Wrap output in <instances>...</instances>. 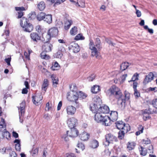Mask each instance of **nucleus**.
Returning <instances> with one entry per match:
<instances>
[{"instance_id": "c85d7f7f", "label": "nucleus", "mask_w": 157, "mask_h": 157, "mask_svg": "<svg viewBox=\"0 0 157 157\" xmlns=\"http://www.w3.org/2000/svg\"><path fill=\"white\" fill-rule=\"evenodd\" d=\"M45 16V13L42 12H40L38 14L37 16V19L39 21H41L42 20H44Z\"/></svg>"}, {"instance_id": "20e7f679", "label": "nucleus", "mask_w": 157, "mask_h": 157, "mask_svg": "<svg viewBox=\"0 0 157 157\" xmlns=\"http://www.w3.org/2000/svg\"><path fill=\"white\" fill-rule=\"evenodd\" d=\"M28 20L25 17H22L20 20V24L23 30L26 32L30 33L33 29V25L31 23H28Z\"/></svg>"}, {"instance_id": "de8ad7c7", "label": "nucleus", "mask_w": 157, "mask_h": 157, "mask_svg": "<svg viewBox=\"0 0 157 157\" xmlns=\"http://www.w3.org/2000/svg\"><path fill=\"white\" fill-rule=\"evenodd\" d=\"M124 96H123L124 97L123 98L125 100H128L129 99V94L128 93V92L126 91H125L124 92Z\"/></svg>"}, {"instance_id": "1a4fd4ad", "label": "nucleus", "mask_w": 157, "mask_h": 157, "mask_svg": "<svg viewBox=\"0 0 157 157\" xmlns=\"http://www.w3.org/2000/svg\"><path fill=\"white\" fill-rule=\"evenodd\" d=\"M58 30L56 27H53L50 29L48 31V34L49 38L55 36L58 34Z\"/></svg>"}, {"instance_id": "09e8293b", "label": "nucleus", "mask_w": 157, "mask_h": 157, "mask_svg": "<svg viewBox=\"0 0 157 157\" xmlns=\"http://www.w3.org/2000/svg\"><path fill=\"white\" fill-rule=\"evenodd\" d=\"M143 142L144 144H148L150 143L151 141L150 140L147 138L144 139L143 140Z\"/></svg>"}, {"instance_id": "e433bc0d", "label": "nucleus", "mask_w": 157, "mask_h": 157, "mask_svg": "<svg viewBox=\"0 0 157 157\" xmlns=\"http://www.w3.org/2000/svg\"><path fill=\"white\" fill-rule=\"evenodd\" d=\"M0 128L1 129L3 128L4 130H6V125L5 123V121L3 118L1 119L0 122Z\"/></svg>"}, {"instance_id": "338daca9", "label": "nucleus", "mask_w": 157, "mask_h": 157, "mask_svg": "<svg viewBox=\"0 0 157 157\" xmlns=\"http://www.w3.org/2000/svg\"><path fill=\"white\" fill-rule=\"evenodd\" d=\"M143 127L142 125H140L139 127L138 128V131H141V132H143Z\"/></svg>"}, {"instance_id": "b1692460", "label": "nucleus", "mask_w": 157, "mask_h": 157, "mask_svg": "<svg viewBox=\"0 0 157 157\" xmlns=\"http://www.w3.org/2000/svg\"><path fill=\"white\" fill-rule=\"evenodd\" d=\"M89 135L86 132H83L80 135L81 140L83 141L87 140L89 138Z\"/></svg>"}, {"instance_id": "a211bd4d", "label": "nucleus", "mask_w": 157, "mask_h": 157, "mask_svg": "<svg viewBox=\"0 0 157 157\" xmlns=\"http://www.w3.org/2000/svg\"><path fill=\"white\" fill-rule=\"evenodd\" d=\"M31 39L34 41L37 42L40 40V36L37 33L33 32L30 34Z\"/></svg>"}, {"instance_id": "37998d69", "label": "nucleus", "mask_w": 157, "mask_h": 157, "mask_svg": "<svg viewBox=\"0 0 157 157\" xmlns=\"http://www.w3.org/2000/svg\"><path fill=\"white\" fill-rule=\"evenodd\" d=\"M151 104L153 107L157 109V98L153 99L151 102Z\"/></svg>"}, {"instance_id": "c03bdc74", "label": "nucleus", "mask_w": 157, "mask_h": 157, "mask_svg": "<svg viewBox=\"0 0 157 157\" xmlns=\"http://www.w3.org/2000/svg\"><path fill=\"white\" fill-rule=\"evenodd\" d=\"M78 96L80 98H86L87 95L85 93L80 91L79 94H78Z\"/></svg>"}, {"instance_id": "0eeeda50", "label": "nucleus", "mask_w": 157, "mask_h": 157, "mask_svg": "<svg viewBox=\"0 0 157 157\" xmlns=\"http://www.w3.org/2000/svg\"><path fill=\"white\" fill-rule=\"evenodd\" d=\"M73 87H74V90H75V91H72L74 93L71 94L70 92H68L67 94V98L70 101H76L78 98V94L76 92L77 87L75 85H74Z\"/></svg>"}, {"instance_id": "a18cd8bd", "label": "nucleus", "mask_w": 157, "mask_h": 157, "mask_svg": "<svg viewBox=\"0 0 157 157\" xmlns=\"http://www.w3.org/2000/svg\"><path fill=\"white\" fill-rule=\"evenodd\" d=\"M52 104H49V102L47 103L46 104V106L45 110L46 111H48L49 110L52 109Z\"/></svg>"}, {"instance_id": "69168bd1", "label": "nucleus", "mask_w": 157, "mask_h": 157, "mask_svg": "<svg viewBox=\"0 0 157 157\" xmlns=\"http://www.w3.org/2000/svg\"><path fill=\"white\" fill-rule=\"evenodd\" d=\"M13 136L15 138H17L18 136V133L14 131H13Z\"/></svg>"}, {"instance_id": "4d7b16f0", "label": "nucleus", "mask_w": 157, "mask_h": 157, "mask_svg": "<svg viewBox=\"0 0 157 157\" xmlns=\"http://www.w3.org/2000/svg\"><path fill=\"white\" fill-rule=\"evenodd\" d=\"M15 148L17 151H20L21 148L20 144H15Z\"/></svg>"}, {"instance_id": "58836bf2", "label": "nucleus", "mask_w": 157, "mask_h": 157, "mask_svg": "<svg viewBox=\"0 0 157 157\" xmlns=\"http://www.w3.org/2000/svg\"><path fill=\"white\" fill-rule=\"evenodd\" d=\"M139 76V74L137 73H135L134 74L133 76H132V80L130 81H129V82L131 81H135L136 80H138V77Z\"/></svg>"}, {"instance_id": "a19ab883", "label": "nucleus", "mask_w": 157, "mask_h": 157, "mask_svg": "<svg viewBox=\"0 0 157 157\" xmlns=\"http://www.w3.org/2000/svg\"><path fill=\"white\" fill-rule=\"evenodd\" d=\"M59 68V65L57 62H55L54 64L52 67V69L54 71L58 70Z\"/></svg>"}, {"instance_id": "4c0bfd02", "label": "nucleus", "mask_w": 157, "mask_h": 157, "mask_svg": "<svg viewBox=\"0 0 157 157\" xmlns=\"http://www.w3.org/2000/svg\"><path fill=\"white\" fill-rule=\"evenodd\" d=\"M44 51L43 52L40 54L41 57L43 59H50V57L49 56L46 54L45 53Z\"/></svg>"}, {"instance_id": "0e129e2a", "label": "nucleus", "mask_w": 157, "mask_h": 157, "mask_svg": "<svg viewBox=\"0 0 157 157\" xmlns=\"http://www.w3.org/2000/svg\"><path fill=\"white\" fill-rule=\"evenodd\" d=\"M137 85V83L136 82H134L133 83V87L134 90H136Z\"/></svg>"}, {"instance_id": "13d9d810", "label": "nucleus", "mask_w": 157, "mask_h": 157, "mask_svg": "<svg viewBox=\"0 0 157 157\" xmlns=\"http://www.w3.org/2000/svg\"><path fill=\"white\" fill-rule=\"evenodd\" d=\"M157 88L156 87H155L153 88H152L151 87H149L148 89V90L149 91H153L154 92H156L157 91Z\"/></svg>"}, {"instance_id": "6e6552de", "label": "nucleus", "mask_w": 157, "mask_h": 157, "mask_svg": "<svg viewBox=\"0 0 157 157\" xmlns=\"http://www.w3.org/2000/svg\"><path fill=\"white\" fill-rule=\"evenodd\" d=\"M25 105V102L24 101L22 102L21 103L20 105V106L18 107L19 112V117L20 119V122L22 123L23 120H21L22 118L24 113V109Z\"/></svg>"}, {"instance_id": "603ef678", "label": "nucleus", "mask_w": 157, "mask_h": 157, "mask_svg": "<svg viewBox=\"0 0 157 157\" xmlns=\"http://www.w3.org/2000/svg\"><path fill=\"white\" fill-rule=\"evenodd\" d=\"M10 157H17L16 153L14 151H12L10 153Z\"/></svg>"}, {"instance_id": "3c124183", "label": "nucleus", "mask_w": 157, "mask_h": 157, "mask_svg": "<svg viewBox=\"0 0 157 157\" xmlns=\"http://www.w3.org/2000/svg\"><path fill=\"white\" fill-rule=\"evenodd\" d=\"M11 60V58L10 57L7 58H6L5 59V61L7 63L8 66L10 65V62Z\"/></svg>"}, {"instance_id": "774afa93", "label": "nucleus", "mask_w": 157, "mask_h": 157, "mask_svg": "<svg viewBox=\"0 0 157 157\" xmlns=\"http://www.w3.org/2000/svg\"><path fill=\"white\" fill-rule=\"evenodd\" d=\"M106 41L107 43H108L109 44H111L113 46H114V44H113L112 42L108 39H106Z\"/></svg>"}, {"instance_id": "052dcab7", "label": "nucleus", "mask_w": 157, "mask_h": 157, "mask_svg": "<svg viewBox=\"0 0 157 157\" xmlns=\"http://www.w3.org/2000/svg\"><path fill=\"white\" fill-rule=\"evenodd\" d=\"M62 106V102L61 101L59 102L57 106V110H59L61 109V107Z\"/></svg>"}, {"instance_id": "79ce46f5", "label": "nucleus", "mask_w": 157, "mask_h": 157, "mask_svg": "<svg viewBox=\"0 0 157 157\" xmlns=\"http://www.w3.org/2000/svg\"><path fill=\"white\" fill-rule=\"evenodd\" d=\"M125 134V133L123 131L121 130L120 131L118 132V138L121 139H122L124 137Z\"/></svg>"}, {"instance_id": "6ab92c4d", "label": "nucleus", "mask_w": 157, "mask_h": 157, "mask_svg": "<svg viewBox=\"0 0 157 157\" xmlns=\"http://www.w3.org/2000/svg\"><path fill=\"white\" fill-rule=\"evenodd\" d=\"M110 117L111 120L112 121H116L118 118L117 112L116 111H112L110 113Z\"/></svg>"}, {"instance_id": "8fccbe9b", "label": "nucleus", "mask_w": 157, "mask_h": 157, "mask_svg": "<svg viewBox=\"0 0 157 157\" xmlns=\"http://www.w3.org/2000/svg\"><path fill=\"white\" fill-rule=\"evenodd\" d=\"M95 78V75L94 74L91 75L88 78V81H92Z\"/></svg>"}, {"instance_id": "473e14b6", "label": "nucleus", "mask_w": 157, "mask_h": 157, "mask_svg": "<svg viewBox=\"0 0 157 157\" xmlns=\"http://www.w3.org/2000/svg\"><path fill=\"white\" fill-rule=\"evenodd\" d=\"M139 149L141 155L143 156H145L146 155L147 152L146 148L140 146V147H139Z\"/></svg>"}, {"instance_id": "49530a36", "label": "nucleus", "mask_w": 157, "mask_h": 157, "mask_svg": "<svg viewBox=\"0 0 157 157\" xmlns=\"http://www.w3.org/2000/svg\"><path fill=\"white\" fill-rule=\"evenodd\" d=\"M84 39V37L82 35L79 34L77 35L75 38V39L76 40H83Z\"/></svg>"}, {"instance_id": "aec40b11", "label": "nucleus", "mask_w": 157, "mask_h": 157, "mask_svg": "<svg viewBox=\"0 0 157 157\" xmlns=\"http://www.w3.org/2000/svg\"><path fill=\"white\" fill-rule=\"evenodd\" d=\"M78 131L75 128H72L71 129L70 132H69V136L72 138H75L77 137L78 135Z\"/></svg>"}, {"instance_id": "4be33fe9", "label": "nucleus", "mask_w": 157, "mask_h": 157, "mask_svg": "<svg viewBox=\"0 0 157 157\" xmlns=\"http://www.w3.org/2000/svg\"><path fill=\"white\" fill-rule=\"evenodd\" d=\"M15 10L17 11H19L18 12V18H21L23 15V12L22 11L25 10V8L23 7H16Z\"/></svg>"}, {"instance_id": "6e6d98bb", "label": "nucleus", "mask_w": 157, "mask_h": 157, "mask_svg": "<svg viewBox=\"0 0 157 157\" xmlns=\"http://www.w3.org/2000/svg\"><path fill=\"white\" fill-rule=\"evenodd\" d=\"M134 95L136 97H138L140 96V94L139 92H138L137 89L136 90H134Z\"/></svg>"}, {"instance_id": "7c9ffc66", "label": "nucleus", "mask_w": 157, "mask_h": 157, "mask_svg": "<svg viewBox=\"0 0 157 157\" xmlns=\"http://www.w3.org/2000/svg\"><path fill=\"white\" fill-rule=\"evenodd\" d=\"M72 24V21L71 20H67L66 21L64 26L65 29L66 30H68Z\"/></svg>"}, {"instance_id": "2f4dec72", "label": "nucleus", "mask_w": 157, "mask_h": 157, "mask_svg": "<svg viewBox=\"0 0 157 157\" xmlns=\"http://www.w3.org/2000/svg\"><path fill=\"white\" fill-rule=\"evenodd\" d=\"M48 85V79H44L42 86V90L45 91Z\"/></svg>"}, {"instance_id": "9d476101", "label": "nucleus", "mask_w": 157, "mask_h": 157, "mask_svg": "<svg viewBox=\"0 0 157 157\" xmlns=\"http://www.w3.org/2000/svg\"><path fill=\"white\" fill-rule=\"evenodd\" d=\"M77 122V120L74 117L69 118L67 121V124L71 128H74Z\"/></svg>"}, {"instance_id": "412c9836", "label": "nucleus", "mask_w": 157, "mask_h": 157, "mask_svg": "<svg viewBox=\"0 0 157 157\" xmlns=\"http://www.w3.org/2000/svg\"><path fill=\"white\" fill-rule=\"evenodd\" d=\"M136 146V143L134 142H128L127 144V149L128 151H131Z\"/></svg>"}, {"instance_id": "2eb2a0df", "label": "nucleus", "mask_w": 157, "mask_h": 157, "mask_svg": "<svg viewBox=\"0 0 157 157\" xmlns=\"http://www.w3.org/2000/svg\"><path fill=\"white\" fill-rule=\"evenodd\" d=\"M111 121L109 117L105 115L101 122L105 126H109L111 124Z\"/></svg>"}, {"instance_id": "393cba45", "label": "nucleus", "mask_w": 157, "mask_h": 157, "mask_svg": "<svg viewBox=\"0 0 157 157\" xmlns=\"http://www.w3.org/2000/svg\"><path fill=\"white\" fill-rule=\"evenodd\" d=\"M77 2L75 3L76 6H78L82 8L85 7V1L84 0H77Z\"/></svg>"}, {"instance_id": "864d4df0", "label": "nucleus", "mask_w": 157, "mask_h": 157, "mask_svg": "<svg viewBox=\"0 0 157 157\" xmlns=\"http://www.w3.org/2000/svg\"><path fill=\"white\" fill-rule=\"evenodd\" d=\"M66 0H57L54 5V6L55 5H59L61 4L63 2Z\"/></svg>"}, {"instance_id": "680f3d73", "label": "nucleus", "mask_w": 157, "mask_h": 157, "mask_svg": "<svg viewBox=\"0 0 157 157\" xmlns=\"http://www.w3.org/2000/svg\"><path fill=\"white\" fill-rule=\"evenodd\" d=\"M26 88H24L23 89L22 91V94H26L28 93V90Z\"/></svg>"}, {"instance_id": "39448f33", "label": "nucleus", "mask_w": 157, "mask_h": 157, "mask_svg": "<svg viewBox=\"0 0 157 157\" xmlns=\"http://www.w3.org/2000/svg\"><path fill=\"white\" fill-rule=\"evenodd\" d=\"M93 105H90V109L93 113H95L94 116L95 120L97 122H101L105 115L101 112L98 111L97 109Z\"/></svg>"}, {"instance_id": "423d86ee", "label": "nucleus", "mask_w": 157, "mask_h": 157, "mask_svg": "<svg viewBox=\"0 0 157 157\" xmlns=\"http://www.w3.org/2000/svg\"><path fill=\"white\" fill-rule=\"evenodd\" d=\"M105 141L104 143L105 146H109L110 144L117 141V137L111 133L107 134L105 136Z\"/></svg>"}, {"instance_id": "bf43d9fd", "label": "nucleus", "mask_w": 157, "mask_h": 157, "mask_svg": "<svg viewBox=\"0 0 157 157\" xmlns=\"http://www.w3.org/2000/svg\"><path fill=\"white\" fill-rule=\"evenodd\" d=\"M136 14L137 16L138 17H140L141 16V13L140 11L139 10L136 9Z\"/></svg>"}, {"instance_id": "4468645a", "label": "nucleus", "mask_w": 157, "mask_h": 157, "mask_svg": "<svg viewBox=\"0 0 157 157\" xmlns=\"http://www.w3.org/2000/svg\"><path fill=\"white\" fill-rule=\"evenodd\" d=\"M76 110L75 108L72 105H69L66 107L67 112L68 115L74 114L76 112Z\"/></svg>"}, {"instance_id": "5701e85b", "label": "nucleus", "mask_w": 157, "mask_h": 157, "mask_svg": "<svg viewBox=\"0 0 157 157\" xmlns=\"http://www.w3.org/2000/svg\"><path fill=\"white\" fill-rule=\"evenodd\" d=\"M51 78L52 79L53 85L54 87H56V85L58 84V80L56 76L54 74L51 75Z\"/></svg>"}, {"instance_id": "cd10ccee", "label": "nucleus", "mask_w": 157, "mask_h": 157, "mask_svg": "<svg viewBox=\"0 0 157 157\" xmlns=\"http://www.w3.org/2000/svg\"><path fill=\"white\" fill-rule=\"evenodd\" d=\"M118 129H121L125 124L122 121H119L115 123Z\"/></svg>"}, {"instance_id": "f257e3e1", "label": "nucleus", "mask_w": 157, "mask_h": 157, "mask_svg": "<svg viewBox=\"0 0 157 157\" xmlns=\"http://www.w3.org/2000/svg\"><path fill=\"white\" fill-rule=\"evenodd\" d=\"M107 94L109 95H114L118 99L117 102L118 104L123 105L125 103V100L123 98L121 90L119 88L115 85L113 86L107 91Z\"/></svg>"}, {"instance_id": "f704fd0d", "label": "nucleus", "mask_w": 157, "mask_h": 157, "mask_svg": "<svg viewBox=\"0 0 157 157\" xmlns=\"http://www.w3.org/2000/svg\"><path fill=\"white\" fill-rule=\"evenodd\" d=\"M130 129V126L128 124H125L121 130L123 131L124 133L127 132Z\"/></svg>"}, {"instance_id": "a878e982", "label": "nucleus", "mask_w": 157, "mask_h": 157, "mask_svg": "<svg viewBox=\"0 0 157 157\" xmlns=\"http://www.w3.org/2000/svg\"><path fill=\"white\" fill-rule=\"evenodd\" d=\"M37 7L39 10L40 11H42L45 8V3L44 1H41L38 4Z\"/></svg>"}, {"instance_id": "ddd939ff", "label": "nucleus", "mask_w": 157, "mask_h": 157, "mask_svg": "<svg viewBox=\"0 0 157 157\" xmlns=\"http://www.w3.org/2000/svg\"><path fill=\"white\" fill-rule=\"evenodd\" d=\"M52 45L48 42V41L45 42L43 45V49L45 52H49L51 51L52 48Z\"/></svg>"}, {"instance_id": "ea45409f", "label": "nucleus", "mask_w": 157, "mask_h": 157, "mask_svg": "<svg viewBox=\"0 0 157 157\" xmlns=\"http://www.w3.org/2000/svg\"><path fill=\"white\" fill-rule=\"evenodd\" d=\"M77 27L74 26L72 28L70 31V33L71 35H75L77 33Z\"/></svg>"}, {"instance_id": "e2e57ef3", "label": "nucleus", "mask_w": 157, "mask_h": 157, "mask_svg": "<svg viewBox=\"0 0 157 157\" xmlns=\"http://www.w3.org/2000/svg\"><path fill=\"white\" fill-rule=\"evenodd\" d=\"M153 147L152 145H151L148 148V150H149L150 153H153Z\"/></svg>"}, {"instance_id": "c756f323", "label": "nucleus", "mask_w": 157, "mask_h": 157, "mask_svg": "<svg viewBox=\"0 0 157 157\" xmlns=\"http://www.w3.org/2000/svg\"><path fill=\"white\" fill-rule=\"evenodd\" d=\"M100 90V87L98 85H94L91 89V92L96 94Z\"/></svg>"}, {"instance_id": "f8f14e48", "label": "nucleus", "mask_w": 157, "mask_h": 157, "mask_svg": "<svg viewBox=\"0 0 157 157\" xmlns=\"http://www.w3.org/2000/svg\"><path fill=\"white\" fill-rule=\"evenodd\" d=\"M32 101L33 103L36 105H38L40 103V101L42 99V97L40 94L36 95L35 96H33L32 97Z\"/></svg>"}, {"instance_id": "f3484780", "label": "nucleus", "mask_w": 157, "mask_h": 157, "mask_svg": "<svg viewBox=\"0 0 157 157\" xmlns=\"http://www.w3.org/2000/svg\"><path fill=\"white\" fill-rule=\"evenodd\" d=\"M154 75L151 72L147 75L146 76L145 78L144 79L143 83L146 84L148 82H151L153 79Z\"/></svg>"}, {"instance_id": "c9c22d12", "label": "nucleus", "mask_w": 157, "mask_h": 157, "mask_svg": "<svg viewBox=\"0 0 157 157\" xmlns=\"http://www.w3.org/2000/svg\"><path fill=\"white\" fill-rule=\"evenodd\" d=\"M128 66V62L123 63L121 66V70L122 71H124L126 69Z\"/></svg>"}, {"instance_id": "72a5a7b5", "label": "nucleus", "mask_w": 157, "mask_h": 157, "mask_svg": "<svg viewBox=\"0 0 157 157\" xmlns=\"http://www.w3.org/2000/svg\"><path fill=\"white\" fill-rule=\"evenodd\" d=\"M99 146L98 142V141L94 140L91 143L90 146L93 148H97Z\"/></svg>"}, {"instance_id": "9b49d317", "label": "nucleus", "mask_w": 157, "mask_h": 157, "mask_svg": "<svg viewBox=\"0 0 157 157\" xmlns=\"http://www.w3.org/2000/svg\"><path fill=\"white\" fill-rule=\"evenodd\" d=\"M2 129L0 131V138L2 139H4L6 138L8 140L10 139V135L9 132L6 130H4V131H2Z\"/></svg>"}, {"instance_id": "f03ea898", "label": "nucleus", "mask_w": 157, "mask_h": 157, "mask_svg": "<svg viewBox=\"0 0 157 157\" xmlns=\"http://www.w3.org/2000/svg\"><path fill=\"white\" fill-rule=\"evenodd\" d=\"M93 103L90 105H94V107L97 109L98 111L101 112V113L105 114L108 113L109 112V108L106 105H104L101 106L102 103L101 100L99 96H96L93 98Z\"/></svg>"}, {"instance_id": "7ed1b4c3", "label": "nucleus", "mask_w": 157, "mask_h": 157, "mask_svg": "<svg viewBox=\"0 0 157 157\" xmlns=\"http://www.w3.org/2000/svg\"><path fill=\"white\" fill-rule=\"evenodd\" d=\"M96 40L95 46L97 48L94 46V42L91 40H90L89 48L91 50V56H95L97 59H100L101 57L100 56H99L98 52L97 49H100L101 48L100 44L101 42L99 38H96Z\"/></svg>"}, {"instance_id": "5fc2aeb1", "label": "nucleus", "mask_w": 157, "mask_h": 157, "mask_svg": "<svg viewBox=\"0 0 157 157\" xmlns=\"http://www.w3.org/2000/svg\"><path fill=\"white\" fill-rule=\"evenodd\" d=\"M36 31L38 32H40L41 31V27L40 25H37L36 27Z\"/></svg>"}, {"instance_id": "dca6fc26", "label": "nucleus", "mask_w": 157, "mask_h": 157, "mask_svg": "<svg viewBox=\"0 0 157 157\" xmlns=\"http://www.w3.org/2000/svg\"><path fill=\"white\" fill-rule=\"evenodd\" d=\"M69 47L75 53L78 52L80 50L79 46L77 44L74 43H71Z\"/></svg>"}, {"instance_id": "bb28decb", "label": "nucleus", "mask_w": 157, "mask_h": 157, "mask_svg": "<svg viewBox=\"0 0 157 157\" xmlns=\"http://www.w3.org/2000/svg\"><path fill=\"white\" fill-rule=\"evenodd\" d=\"M44 20L48 24L51 23L52 21V15L51 14L45 15Z\"/></svg>"}]
</instances>
